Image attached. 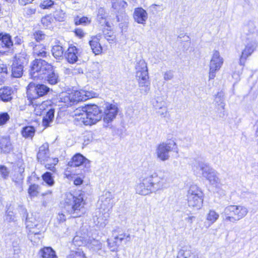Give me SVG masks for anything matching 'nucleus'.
<instances>
[{
    "instance_id": "f257e3e1",
    "label": "nucleus",
    "mask_w": 258,
    "mask_h": 258,
    "mask_svg": "<svg viewBox=\"0 0 258 258\" xmlns=\"http://www.w3.org/2000/svg\"><path fill=\"white\" fill-rule=\"evenodd\" d=\"M82 195H70L61 203L66 213L73 218L81 217L85 213L86 202Z\"/></svg>"
},
{
    "instance_id": "f03ea898",
    "label": "nucleus",
    "mask_w": 258,
    "mask_h": 258,
    "mask_svg": "<svg viewBox=\"0 0 258 258\" xmlns=\"http://www.w3.org/2000/svg\"><path fill=\"white\" fill-rule=\"evenodd\" d=\"M77 109L75 115H78L77 119L86 125H91L99 121L103 115L102 111L95 104L87 105L83 107L82 112Z\"/></svg>"
},
{
    "instance_id": "7ed1b4c3",
    "label": "nucleus",
    "mask_w": 258,
    "mask_h": 258,
    "mask_svg": "<svg viewBox=\"0 0 258 258\" xmlns=\"http://www.w3.org/2000/svg\"><path fill=\"white\" fill-rule=\"evenodd\" d=\"M167 179L164 175H158L156 173L145 177L142 182L138 186V188L141 189L142 192L146 190L154 192L156 190L165 188L167 186Z\"/></svg>"
},
{
    "instance_id": "20e7f679",
    "label": "nucleus",
    "mask_w": 258,
    "mask_h": 258,
    "mask_svg": "<svg viewBox=\"0 0 258 258\" xmlns=\"http://www.w3.org/2000/svg\"><path fill=\"white\" fill-rule=\"evenodd\" d=\"M50 89L44 84L30 83L27 89V97L29 104L33 106L40 105V98L48 94Z\"/></svg>"
},
{
    "instance_id": "39448f33",
    "label": "nucleus",
    "mask_w": 258,
    "mask_h": 258,
    "mask_svg": "<svg viewBox=\"0 0 258 258\" xmlns=\"http://www.w3.org/2000/svg\"><path fill=\"white\" fill-rule=\"evenodd\" d=\"M131 235L122 229L117 228L112 232L111 236L106 241L107 247L111 251L117 252L123 243L130 241Z\"/></svg>"
},
{
    "instance_id": "423d86ee",
    "label": "nucleus",
    "mask_w": 258,
    "mask_h": 258,
    "mask_svg": "<svg viewBox=\"0 0 258 258\" xmlns=\"http://www.w3.org/2000/svg\"><path fill=\"white\" fill-rule=\"evenodd\" d=\"M98 94L93 91L81 90L68 93L60 98L62 102L68 107L71 106L80 101H86L90 98L96 97Z\"/></svg>"
},
{
    "instance_id": "0eeeda50",
    "label": "nucleus",
    "mask_w": 258,
    "mask_h": 258,
    "mask_svg": "<svg viewBox=\"0 0 258 258\" xmlns=\"http://www.w3.org/2000/svg\"><path fill=\"white\" fill-rule=\"evenodd\" d=\"M67 171L69 172H73L72 168L73 167H84L79 171H75V174L77 175H83L86 172H88L90 168V161L80 153L75 154L72 158L71 160L68 163Z\"/></svg>"
},
{
    "instance_id": "6e6552de",
    "label": "nucleus",
    "mask_w": 258,
    "mask_h": 258,
    "mask_svg": "<svg viewBox=\"0 0 258 258\" xmlns=\"http://www.w3.org/2000/svg\"><path fill=\"white\" fill-rule=\"evenodd\" d=\"M248 213L247 209L240 205H229L224 211L226 221L234 222L245 217Z\"/></svg>"
},
{
    "instance_id": "1a4fd4ad",
    "label": "nucleus",
    "mask_w": 258,
    "mask_h": 258,
    "mask_svg": "<svg viewBox=\"0 0 258 258\" xmlns=\"http://www.w3.org/2000/svg\"><path fill=\"white\" fill-rule=\"evenodd\" d=\"M198 168L202 171L203 176L208 180L210 183L214 184L219 182V178L217 176V172L208 164L202 161H196L192 166L194 171Z\"/></svg>"
},
{
    "instance_id": "9d476101",
    "label": "nucleus",
    "mask_w": 258,
    "mask_h": 258,
    "mask_svg": "<svg viewBox=\"0 0 258 258\" xmlns=\"http://www.w3.org/2000/svg\"><path fill=\"white\" fill-rule=\"evenodd\" d=\"M136 77L139 78L140 87H145V93L149 90V76L147 63L144 59H140L136 65Z\"/></svg>"
},
{
    "instance_id": "9b49d317",
    "label": "nucleus",
    "mask_w": 258,
    "mask_h": 258,
    "mask_svg": "<svg viewBox=\"0 0 258 258\" xmlns=\"http://www.w3.org/2000/svg\"><path fill=\"white\" fill-rule=\"evenodd\" d=\"M28 58L25 52L16 55L11 65V77L21 78L23 74L24 66L28 63Z\"/></svg>"
},
{
    "instance_id": "f8f14e48",
    "label": "nucleus",
    "mask_w": 258,
    "mask_h": 258,
    "mask_svg": "<svg viewBox=\"0 0 258 258\" xmlns=\"http://www.w3.org/2000/svg\"><path fill=\"white\" fill-rule=\"evenodd\" d=\"M49 68H50V64L41 58H36L31 64L30 75L33 79L43 78L41 76Z\"/></svg>"
},
{
    "instance_id": "ddd939ff",
    "label": "nucleus",
    "mask_w": 258,
    "mask_h": 258,
    "mask_svg": "<svg viewBox=\"0 0 258 258\" xmlns=\"http://www.w3.org/2000/svg\"><path fill=\"white\" fill-rule=\"evenodd\" d=\"M177 149L176 143L173 141L163 142L159 144L156 149V154L158 158L162 161L169 159V152Z\"/></svg>"
},
{
    "instance_id": "4468645a",
    "label": "nucleus",
    "mask_w": 258,
    "mask_h": 258,
    "mask_svg": "<svg viewBox=\"0 0 258 258\" xmlns=\"http://www.w3.org/2000/svg\"><path fill=\"white\" fill-rule=\"evenodd\" d=\"M223 63V58L220 56L219 51L214 50L210 63L209 80L215 77L216 72L220 70Z\"/></svg>"
},
{
    "instance_id": "2eb2a0df",
    "label": "nucleus",
    "mask_w": 258,
    "mask_h": 258,
    "mask_svg": "<svg viewBox=\"0 0 258 258\" xmlns=\"http://www.w3.org/2000/svg\"><path fill=\"white\" fill-rule=\"evenodd\" d=\"M26 224L27 228L30 230L36 229V231H32L35 234H39L42 231L45 223L39 218H36L35 216H32L30 217H27L26 219Z\"/></svg>"
},
{
    "instance_id": "dca6fc26",
    "label": "nucleus",
    "mask_w": 258,
    "mask_h": 258,
    "mask_svg": "<svg viewBox=\"0 0 258 258\" xmlns=\"http://www.w3.org/2000/svg\"><path fill=\"white\" fill-rule=\"evenodd\" d=\"M117 112L118 108L115 105L106 104L104 110V121L107 123L111 122L115 118Z\"/></svg>"
},
{
    "instance_id": "f3484780",
    "label": "nucleus",
    "mask_w": 258,
    "mask_h": 258,
    "mask_svg": "<svg viewBox=\"0 0 258 258\" xmlns=\"http://www.w3.org/2000/svg\"><path fill=\"white\" fill-rule=\"evenodd\" d=\"M28 46L32 48L33 54L35 57L44 58L48 55L45 47L42 44H36L32 41L29 43Z\"/></svg>"
},
{
    "instance_id": "a211bd4d",
    "label": "nucleus",
    "mask_w": 258,
    "mask_h": 258,
    "mask_svg": "<svg viewBox=\"0 0 258 258\" xmlns=\"http://www.w3.org/2000/svg\"><path fill=\"white\" fill-rule=\"evenodd\" d=\"M43 75L45 80L50 85H55L59 81L58 74L55 72L51 64H50V68L47 69Z\"/></svg>"
},
{
    "instance_id": "6ab92c4d",
    "label": "nucleus",
    "mask_w": 258,
    "mask_h": 258,
    "mask_svg": "<svg viewBox=\"0 0 258 258\" xmlns=\"http://www.w3.org/2000/svg\"><path fill=\"white\" fill-rule=\"evenodd\" d=\"M14 46V42L11 36L8 33H0V53L3 51L2 48H6L11 49Z\"/></svg>"
},
{
    "instance_id": "aec40b11",
    "label": "nucleus",
    "mask_w": 258,
    "mask_h": 258,
    "mask_svg": "<svg viewBox=\"0 0 258 258\" xmlns=\"http://www.w3.org/2000/svg\"><path fill=\"white\" fill-rule=\"evenodd\" d=\"M257 44L255 41H251L246 45L245 49L242 52L240 57V64H243L242 61H244L247 57L251 54L257 47Z\"/></svg>"
},
{
    "instance_id": "412c9836",
    "label": "nucleus",
    "mask_w": 258,
    "mask_h": 258,
    "mask_svg": "<svg viewBox=\"0 0 258 258\" xmlns=\"http://www.w3.org/2000/svg\"><path fill=\"white\" fill-rule=\"evenodd\" d=\"M64 56L69 63L76 62L78 59V49L75 46H70L64 53Z\"/></svg>"
},
{
    "instance_id": "4be33fe9",
    "label": "nucleus",
    "mask_w": 258,
    "mask_h": 258,
    "mask_svg": "<svg viewBox=\"0 0 258 258\" xmlns=\"http://www.w3.org/2000/svg\"><path fill=\"white\" fill-rule=\"evenodd\" d=\"M101 36L97 35L92 37V39L89 41V44L92 52L95 55L100 54L102 51V47L99 43Z\"/></svg>"
},
{
    "instance_id": "5701e85b",
    "label": "nucleus",
    "mask_w": 258,
    "mask_h": 258,
    "mask_svg": "<svg viewBox=\"0 0 258 258\" xmlns=\"http://www.w3.org/2000/svg\"><path fill=\"white\" fill-rule=\"evenodd\" d=\"M14 90L10 87L0 88V99L4 102L11 101L13 99Z\"/></svg>"
},
{
    "instance_id": "b1692460",
    "label": "nucleus",
    "mask_w": 258,
    "mask_h": 258,
    "mask_svg": "<svg viewBox=\"0 0 258 258\" xmlns=\"http://www.w3.org/2000/svg\"><path fill=\"white\" fill-rule=\"evenodd\" d=\"M148 18L146 11L142 8H136L134 11V19L140 24H144Z\"/></svg>"
},
{
    "instance_id": "393cba45",
    "label": "nucleus",
    "mask_w": 258,
    "mask_h": 258,
    "mask_svg": "<svg viewBox=\"0 0 258 258\" xmlns=\"http://www.w3.org/2000/svg\"><path fill=\"white\" fill-rule=\"evenodd\" d=\"M37 158L40 162L47 160L49 158L48 145L47 144H44L39 148Z\"/></svg>"
},
{
    "instance_id": "a878e982",
    "label": "nucleus",
    "mask_w": 258,
    "mask_h": 258,
    "mask_svg": "<svg viewBox=\"0 0 258 258\" xmlns=\"http://www.w3.org/2000/svg\"><path fill=\"white\" fill-rule=\"evenodd\" d=\"M0 148L5 153H9L12 150V144L9 137H4L0 139Z\"/></svg>"
},
{
    "instance_id": "bb28decb",
    "label": "nucleus",
    "mask_w": 258,
    "mask_h": 258,
    "mask_svg": "<svg viewBox=\"0 0 258 258\" xmlns=\"http://www.w3.org/2000/svg\"><path fill=\"white\" fill-rule=\"evenodd\" d=\"M54 109L51 108L47 112L46 115L43 117L42 124L45 127L50 126V123L52 122L54 116Z\"/></svg>"
},
{
    "instance_id": "cd10ccee",
    "label": "nucleus",
    "mask_w": 258,
    "mask_h": 258,
    "mask_svg": "<svg viewBox=\"0 0 258 258\" xmlns=\"http://www.w3.org/2000/svg\"><path fill=\"white\" fill-rule=\"evenodd\" d=\"M42 258H56L55 251L51 247H44L40 250Z\"/></svg>"
},
{
    "instance_id": "c85d7f7f",
    "label": "nucleus",
    "mask_w": 258,
    "mask_h": 258,
    "mask_svg": "<svg viewBox=\"0 0 258 258\" xmlns=\"http://www.w3.org/2000/svg\"><path fill=\"white\" fill-rule=\"evenodd\" d=\"M53 56L57 60H61L63 56L64 50L62 46L59 45H54L51 49Z\"/></svg>"
},
{
    "instance_id": "c756f323",
    "label": "nucleus",
    "mask_w": 258,
    "mask_h": 258,
    "mask_svg": "<svg viewBox=\"0 0 258 258\" xmlns=\"http://www.w3.org/2000/svg\"><path fill=\"white\" fill-rule=\"evenodd\" d=\"M35 132V128L32 126H26L22 130V136L26 138H32Z\"/></svg>"
},
{
    "instance_id": "7c9ffc66",
    "label": "nucleus",
    "mask_w": 258,
    "mask_h": 258,
    "mask_svg": "<svg viewBox=\"0 0 258 258\" xmlns=\"http://www.w3.org/2000/svg\"><path fill=\"white\" fill-rule=\"evenodd\" d=\"M39 6L42 9H57L58 8V5L52 0H42Z\"/></svg>"
},
{
    "instance_id": "2f4dec72",
    "label": "nucleus",
    "mask_w": 258,
    "mask_h": 258,
    "mask_svg": "<svg viewBox=\"0 0 258 258\" xmlns=\"http://www.w3.org/2000/svg\"><path fill=\"white\" fill-rule=\"evenodd\" d=\"M67 258H87L83 250L78 249L77 250H71Z\"/></svg>"
},
{
    "instance_id": "473e14b6",
    "label": "nucleus",
    "mask_w": 258,
    "mask_h": 258,
    "mask_svg": "<svg viewBox=\"0 0 258 258\" xmlns=\"http://www.w3.org/2000/svg\"><path fill=\"white\" fill-rule=\"evenodd\" d=\"M214 101L217 105L220 106L223 109H224V94L223 92H219L216 95Z\"/></svg>"
},
{
    "instance_id": "72a5a7b5",
    "label": "nucleus",
    "mask_w": 258,
    "mask_h": 258,
    "mask_svg": "<svg viewBox=\"0 0 258 258\" xmlns=\"http://www.w3.org/2000/svg\"><path fill=\"white\" fill-rule=\"evenodd\" d=\"M219 217V214L214 210H210L207 215L206 220L209 222V225H210L215 222Z\"/></svg>"
},
{
    "instance_id": "f704fd0d",
    "label": "nucleus",
    "mask_w": 258,
    "mask_h": 258,
    "mask_svg": "<svg viewBox=\"0 0 258 258\" xmlns=\"http://www.w3.org/2000/svg\"><path fill=\"white\" fill-rule=\"evenodd\" d=\"M56 10L53 13V16L54 19L59 22H62L66 18V13L59 7L55 9Z\"/></svg>"
},
{
    "instance_id": "c9c22d12",
    "label": "nucleus",
    "mask_w": 258,
    "mask_h": 258,
    "mask_svg": "<svg viewBox=\"0 0 258 258\" xmlns=\"http://www.w3.org/2000/svg\"><path fill=\"white\" fill-rule=\"evenodd\" d=\"M8 74V69L6 65L4 64H0V85L4 82Z\"/></svg>"
},
{
    "instance_id": "e433bc0d",
    "label": "nucleus",
    "mask_w": 258,
    "mask_h": 258,
    "mask_svg": "<svg viewBox=\"0 0 258 258\" xmlns=\"http://www.w3.org/2000/svg\"><path fill=\"white\" fill-rule=\"evenodd\" d=\"M179 253H181V257L178 256L177 258H199L197 255L194 254L189 249L180 250Z\"/></svg>"
},
{
    "instance_id": "4c0bfd02",
    "label": "nucleus",
    "mask_w": 258,
    "mask_h": 258,
    "mask_svg": "<svg viewBox=\"0 0 258 258\" xmlns=\"http://www.w3.org/2000/svg\"><path fill=\"white\" fill-rule=\"evenodd\" d=\"M43 180L49 185L51 186L54 183V180L50 172H46L42 175Z\"/></svg>"
},
{
    "instance_id": "58836bf2",
    "label": "nucleus",
    "mask_w": 258,
    "mask_h": 258,
    "mask_svg": "<svg viewBox=\"0 0 258 258\" xmlns=\"http://www.w3.org/2000/svg\"><path fill=\"white\" fill-rule=\"evenodd\" d=\"M45 37V35L40 30L35 31L32 35V38L35 39L37 42L44 39Z\"/></svg>"
},
{
    "instance_id": "ea45409f",
    "label": "nucleus",
    "mask_w": 258,
    "mask_h": 258,
    "mask_svg": "<svg viewBox=\"0 0 258 258\" xmlns=\"http://www.w3.org/2000/svg\"><path fill=\"white\" fill-rule=\"evenodd\" d=\"M75 23L76 25H86L87 24L89 23L90 21L89 20L88 18L87 17H83L79 18L78 16L75 18Z\"/></svg>"
},
{
    "instance_id": "a19ab883",
    "label": "nucleus",
    "mask_w": 258,
    "mask_h": 258,
    "mask_svg": "<svg viewBox=\"0 0 258 258\" xmlns=\"http://www.w3.org/2000/svg\"><path fill=\"white\" fill-rule=\"evenodd\" d=\"M23 179V176L22 174L20 172H17L13 176L12 180L14 181L16 184L20 185L22 180Z\"/></svg>"
},
{
    "instance_id": "79ce46f5",
    "label": "nucleus",
    "mask_w": 258,
    "mask_h": 258,
    "mask_svg": "<svg viewBox=\"0 0 258 258\" xmlns=\"http://www.w3.org/2000/svg\"><path fill=\"white\" fill-rule=\"evenodd\" d=\"M52 21V17L49 15H47L41 19V23L44 27H49Z\"/></svg>"
},
{
    "instance_id": "37998d69",
    "label": "nucleus",
    "mask_w": 258,
    "mask_h": 258,
    "mask_svg": "<svg viewBox=\"0 0 258 258\" xmlns=\"http://www.w3.org/2000/svg\"><path fill=\"white\" fill-rule=\"evenodd\" d=\"M10 119V116L7 112L0 113V125L5 124Z\"/></svg>"
},
{
    "instance_id": "c03bdc74",
    "label": "nucleus",
    "mask_w": 258,
    "mask_h": 258,
    "mask_svg": "<svg viewBox=\"0 0 258 258\" xmlns=\"http://www.w3.org/2000/svg\"><path fill=\"white\" fill-rule=\"evenodd\" d=\"M9 173V169L5 166L0 165V174L4 178H8Z\"/></svg>"
},
{
    "instance_id": "a18cd8bd",
    "label": "nucleus",
    "mask_w": 258,
    "mask_h": 258,
    "mask_svg": "<svg viewBox=\"0 0 258 258\" xmlns=\"http://www.w3.org/2000/svg\"><path fill=\"white\" fill-rule=\"evenodd\" d=\"M198 192L202 193L203 191L196 184L191 185L188 190V194H198Z\"/></svg>"
},
{
    "instance_id": "49530a36",
    "label": "nucleus",
    "mask_w": 258,
    "mask_h": 258,
    "mask_svg": "<svg viewBox=\"0 0 258 258\" xmlns=\"http://www.w3.org/2000/svg\"><path fill=\"white\" fill-rule=\"evenodd\" d=\"M160 99L159 98H158L155 102L153 103L154 107L156 110H160V109L165 106L164 102L160 101Z\"/></svg>"
},
{
    "instance_id": "de8ad7c7",
    "label": "nucleus",
    "mask_w": 258,
    "mask_h": 258,
    "mask_svg": "<svg viewBox=\"0 0 258 258\" xmlns=\"http://www.w3.org/2000/svg\"><path fill=\"white\" fill-rule=\"evenodd\" d=\"M245 29L248 30L250 33H252L255 29V25L253 22L249 21L245 26Z\"/></svg>"
},
{
    "instance_id": "09e8293b",
    "label": "nucleus",
    "mask_w": 258,
    "mask_h": 258,
    "mask_svg": "<svg viewBox=\"0 0 258 258\" xmlns=\"http://www.w3.org/2000/svg\"><path fill=\"white\" fill-rule=\"evenodd\" d=\"M39 186L37 184H33L30 186L28 189V194H34V192L38 193Z\"/></svg>"
},
{
    "instance_id": "8fccbe9b",
    "label": "nucleus",
    "mask_w": 258,
    "mask_h": 258,
    "mask_svg": "<svg viewBox=\"0 0 258 258\" xmlns=\"http://www.w3.org/2000/svg\"><path fill=\"white\" fill-rule=\"evenodd\" d=\"M14 45H19L23 42V37L21 36H16L14 38Z\"/></svg>"
},
{
    "instance_id": "3c124183",
    "label": "nucleus",
    "mask_w": 258,
    "mask_h": 258,
    "mask_svg": "<svg viewBox=\"0 0 258 258\" xmlns=\"http://www.w3.org/2000/svg\"><path fill=\"white\" fill-rule=\"evenodd\" d=\"M105 18V11L104 9L100 8L98 10L97 19L98 20L100 19H104Z\"/></svg>"
},
{
    "instance_id": "603ef678",
    "label": "nucleus",
    "mask_w": 258,
    "mask_h": 258,
    "mask_svg": "<svg viewBox=\"0 0 258 258\" xmlns=\"http://www.w3.org/2000/svg\"><path fill=\"white\" fill-rule=\"evenodd\" d=\"M157 113L162 117H165L167 113V109L166 106L162 108L160 110H157Z\"/></svg>"
},
{
    "instance_id": "864d4df0",
    "label": "nucleus",
    "mask_w": 258,
    "mask_h": 258,
    "mask_svg": "<svg viewBox=\"0 0 258 258\" xmlns=\"http://www.w3.org/2000/svg\"><path fill=\"white\" fill-rule=\"evenodd\" d=\"M173 77V74L172 72L168 71L165 73L164 76V79L165 80H171Z\"/></svg>"
},
{
    "instance_id": "5fc2aeb1",
    "label": "nucleus",
    "mask_w": 258,
    "mask_h": 258,
    "mask_svg": "<svg viewBox=\"0 0 258 258\" xmlns=\"http://www.w3.org/2000/svg\"><path fill=\"white\" fill-rule=\"evenodd\" d=\"M111 33L112 34L111 32H107V33H104L105 38L108 41H113V38H112V35L111 34Z\"/></svg>"
},
{
    "instance_id": "6e6d98bb",
    "label": "nucleus",
    "mask_w": 258,
    "mask_h": 258,
    "mask_svg": "<svg viewBox=\"0 0 258 258\" xmlns=\"http://www.w3.org/2000/svg\"><path fill=\"white\" fill-rule=\"evenodd\" d=\"M76 35L80 38L84 37V33L83 31L81 29H77L75 31Z\"/></svg>"
},
{
    "instance_id": "4d7b16f0",
    "label": "nucleus",
    "mask_w": 258,
    "mask_h": 258,
    "mask_svg": "<svg viewBox=\"0 0 258 258\" xmlns=\"http://www.w3.org/2000/svg\"><path fill=\"white\" fill-rule=\"evenodd\" d=\"M73 73L74 74H83V69L82 68H81L80 67H77V68H75L74 69Z\"/></svg>"
},
{
    "instance_id": "13d9d810",
    "label": "nucleus",
    "mask_w": 258,
    "mask_h": 258,
    "mask_svg": "<svg viewBox=\"0 0 258 258\" xmlns=\"http://www.w3.org/2000/svg\"><path fill=\"white\" fill-rule=\"evenodd\" d=\"M83 182V179L80 177H78L74 180V183L76 185H79L82 184Z\"/></svg>"
},
{
    "instance_id": "bf43d9fd",
    "label": "nucleus",
    "mask_w": 258,
    "mask_h": 258,
    "mask_svg": "<svg viewBox=\"0 0 258 258\" xmlns=\"http://www.w3.org/2000/svg\"><path fill=\"white\" fill-rule=\"evenodd\" d=\"M33 1V0H19V2L21 5L24 6L31 3Z\"/></svg>"
},
{
    "instance_id": "052dcab7",
    "label": "nucleus",
    "mask_w": 258,
    "mask_h": 258,
    "mask_svg": "<svg viewBox=\"0 0 258 258\" xmlns=\"http://www.w3.org/2000/svg\"><path fill=\"white\" fill-rule=\"evenodd\" d=\"M58 216H59V218L58 219V220L59 222H63L66 221V216L63 214H62V213L59 214Z\"/></svg>"
},
{
    "instance_id": "680f3d73",
    "label": "nucleus",
    "mask_w": 258,
    "mask_h": 258,
    "mask_svg": "<svg viewBox=\"0 0 258 258\" xmlns=\"http://www.w3.org/2000/svg\"><path fill=\"white\" fill-rule=\"evenodd\" d=\"M193 199L194 200L197 201L198 200H200V203L202 202V199L200 198L198 195H195V196L193 197Z\"/></svg>"
},
{
    "instance_id": "e2e57ef3",
    "label": "nucleus",
    "mask_w": 258,
    "mask_h": 258,
    "mask_svg": "<svg viewBox=\"0 0 258 258\" xmlns=\"http://www.w3.org/2000/svg\"><path fill=\"white\" fill-rule=\"evenodd\" d=\"M91 140V139H89V138H88L87 139V140L85 139H84V143L86 144V145H87L89 142Z\"/></svg>"
},
{
    "instance_id": "0e129e2a",
    "label": "nucleus",
    "mask_w": 258,
    "mask_h": 258,
    "mask_svg": "<svg viewBox=\"0 0 258 258\" xmlns=\"http://www.w3.org/2000/svg\"><path fill=\"white\" fill-rule=\"evenodd\" d=\"M255 136L258 137V127L256 129V132H255Z\"/></svg>"
},
{
    "instance_id": "69168bd1",
    "label": "nucleus",
    "mask_w": 258,
    "mask_h": 258,
    "mask_svg": "<svg viewBox=\"0 0 258 258\" xmlns=\"http://www.w3.org/2000/svg\"><path fill=\"white\" fill-rule=\"evenodd\" d=\"M192 218H193V217H189L188 218V219L190 220H191Z\"/></svg>"
},
{
    "instance_id": "338daca9",
    "label": "nucleus",
    "mask_w": 258,
    "mask_h": 258,
    "mask_svg": "<svg viewBox=\"0 0 258 258\" xmlns=\"http://www.w3.org/2000/svg\"><path fill=\"white\" fill-rule=\"evenodd\" d=\"M156 6H157V5H153L152 6V7H156Z\"/></svg>"
}]
</instances>
